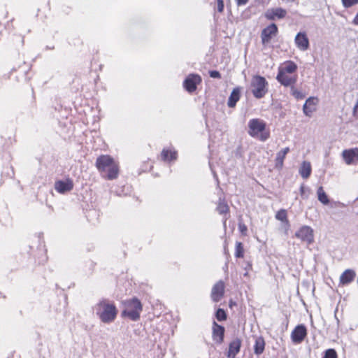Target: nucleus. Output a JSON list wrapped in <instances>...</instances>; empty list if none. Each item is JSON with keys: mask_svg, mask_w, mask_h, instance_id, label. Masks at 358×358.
<instances>
[{"mask_svg": "<svg viewBox=\"0 0 358 358\" xmlns=\"http://www.w3.org/2000/svg\"><path fill=\"white\" fill-rule=\"evenodd\" d=\"M95 165L101 176L108 180L115 179L118 176V165L110 155L99 156L96 159Z\"/></svg>", "mask_w": 358, "mask_h": 358, "instance_id": "f257e3e1", "label": "nucleus"}, {"mask_svg": "<svg viewBox=\"0 0 358 358\" xmlns=\"http://www.w3.org/2000/svg\"><path fill=\"white\" fill-rule=\"evenodd\" d=\"M94 310L99 320L106 324L113 322L117 315L115 303L106 299L99 301L94 306Z\"/></svg>", "mask_w": 358, "mask_h": 358, "instance_id": "f03ea898", "label": "nucleus"}, {"mask_svg": "<svg viewBox=\"0 0 358 358\" xmlns=\"http://www.w3.org/2000/svg\"><path fill=\"white\" fill-rule=\"evenodd\" d=\"M248 134L259 141H266L270 137L269 131L266 130V122L259 118H253L248 122Z\"/></svg>", "mask_w": 358, "mask_h": 358, "instance_id": "7ed1b4c3", "label": "nucleus"}, {"mask_svg": "<svg viewBox=\"0 0 358 358\" xmlns=\"http://www.w3.org/2000/svg\"><path fill=\"white\" fill-rule=\"evenodd\" d=\"M124 310L122 312V317H127L132 321H137L140 318V314L143 307L140 301L136 298L123 301Z\"/></svg>", "mask_w": 358, "mask_h": 358, "instance_id": "20e7f679", "label": "nucleus"}, {"mask_svg": "<svg viewBox=\"0 0 358 358\" xmlns=\"http://www.w3.org/2000/svg\"><path fill=\"white\" fill-rule=\"evenodd\" d=\"M268 82L260 76H255L251 81V90L254 96L261 99L265 96L268 91Z\"/></svg>", "mask_w": 358, "mask_h": 358, "instance_id": "39448f33", "label": "nucleus"}, {"mask_svg": "<svg viewBox=\"0 0 358 358\" xmlns=\"http://www.w3.org/2000/svg\"><path fill=\"white\" fill-rule=\"evenodd\" d=\"M295 236L308 244L313 242V230L310 227L303 226L295 233Z\"/></svg>", "mask_w": 358, "mask_h": 358, "instance_id": "423d86ee", "label": "nucleus"}, {"mask_svg": "<svg viewBox=\"0 0 358 358\" xmlns=\"http://www.w3.org/2000/svg\"><path fill=\"white\" fill-rule=\"evenodd\" d=\"M294 43L300 51H306L310 48V41L306 31H299L294 38Z\"/></svg>", "mask_w": 358, "mask_h": 358, "instance_id": "0eeeda50", "label": "nucleus"}, {"mask_svg": "<svg viewBox=\"0 0 358 358\" xmlns=\"http://www.w3.org/2000/svg\"><path fill=\"white\" fill-rule=\"evenodd\" d=\"M201 82V78L198 74H189L184 80L183 86L189 92L196 90V86Z\"/></svg>", "mask_w": 358, "mask_h": 358, "instance_id": "6e6552de", "label": "nucleus"}, {"mask_svg": "<svg viewBox=\"0 0 358 358\" xmlns=\"http://www.w3.org/2000/svg\"><path fill=\"white\" fill-rule=\"evenodd\" d=\"M278 27L275 24H271L262 31L261 38L263 45H267L271 38L277 34Z\"/></svg>", "mask_w": 358, "mask_h": 358, "instance_id": "1a4fd4ad", "label": "nucleus"}, {"mask_svg": "<svg viewBox=\"0 0 358 358\" xmlns=\"http://www.w3.org/2000/svg\"><path fill=\"white\" fill-rule=\"evenodd\" d=\"M286 10L282 8H275L268 9L265 12V17L270 20H275V19H282L286 16Z\"/></svg>", "mask_w": 358, "mask_h": 358, "instance_id": "9d476101", "label": "nucleus"}, {"mask_svg": "<svg viewBox=\"0 0 358 358\" xmlns=\"http://www.w3.org/2000/svg\"><path fill=\"white\" fill-rule=\"evenodd\" d=\"M224 284L222 280L218 281L212 288L211 299L214 302H218L224 296Z\"/></svg>", "mask_w": 358, "mask_h": 358, "instance_id": "9b49d317", "label": "nucleus"}, {"mask_svg": "<svg viewBox=\"0 0 358 358\" xmlns=\"http://www.w3.org/2000/svg\"><path fill=\"white\" fill-rule=\"evenodd\" d=\"M342 156L347 164L356 163L358 162V148L345 150L342 152Z\"/></svg>", "mask_w": 358, "mask_h": 358, "instance_id": "f8f14e48", "label": "nucleus"}, {"mask_svg": "<svg viewBox=\"0 0 358 358\" xmlns=\"http://www.w3.org/2000/svg\"><path fill=\"white\" fill-rule=\"evenodd\" d=\"M306 329L303 325H298L292 332V340L295 343H301L306 336Z\"/></svg>", "mask_w": 358, "mask_h": 358, "instance_id": "ddd939ff", "label": "nucleus"}, {"mask_svg": "<svg viewBox=\"0 0 358 358\" xmlns=\"http://www.w3.org/2000/svg\"><path fill=\"white\" fill-rule=\"evenodd\" d=\"M276 79L284 86H289L296 82V76H288V73L278 71Z\"/></svg>", "mask_w": 358, "mask_h": 358, "instance_id": "4468645a", "label": "nucleus"}, {"mask_svg": "<svg viewBox=\"0 0 358 358\" xmlns=\"http://www.w3.org/2000/svg\"><path fill=\"white\" fill-rule=\"evenodd\" d=\"M317 103V99L314 97H310L308 98L303 107V110L304 114L306 116H311L312 113L316 109V105Z\"/></svg>", "mask_w": 358, "mask_h": 358, "instance_id": "2eb2a0df", "label": "nucleus"}, {"mask_svg": "<svg viewBox=\"0 0 358 358\" xmlns=\"http://www.w3.org/2000/svg\"><path fill=\"white\" fill-rule=\"evenodd\" d=\"M73 182L67 180L66 181L59 180L57 181L55 184V189L61 194L66 193L67 192L71 191L73 189Z\"/></svg>", "mask_w": 358, "mask_h": 358, "instance_id": "dca6fc26", "label": "nucleus"}, {"mask_svg": "<svg viewBox=\"0 0 358 358\" xmlns=\"http://www.w3.org/2000/svg\"><path fill=\"white\" fill-rule=\"evenodd\" d=\"M224 333V328L214 322L213 327V340L217 343H221L223 341Z\"/></svg>", "mask_w": 358, "mask_h": 358, "instance_id": "f3484780", "label": "nucleus"}, {"mask_svg": "<svg viewBox=\"0 0 358 358\" xmlns=\"http://www.w3.org/2000/svg\"><path fill=\"white\" fill-rule=\"evenodd\" d=\"M356 277V273L352 269H346L340 276V283L343 285L352 282Z\"/></svg>", "mask_w": 358, "mask_h": 358, "instance_id": "a211bd4d", "label": "nucleus"}, {"mask_svg": "<svg viewBox=\"0 0 358 358\" xmlns=\"http://www.w3.org/2000/svg\"><path fill=\"white\" fill-rule=\"evenodd\" d=\"M241 345V341L239 338H235L229 344L228 357L234 358L239 352Z\"/></svg>", "mask_w": 358, "mask_h": 358, "instance_id": "6ab92c4d", "label": "nucleus"}, {"mask_svg": "<svg viewBox=\"0 0 358 358\" xmlns=\"http://www.w3.org/2000/svg\"><path fill=\"white\" fill-rule=\"evenodd\" d=\"M296 69L297 66L294 62L287 61L279 67L278 71L291 74L294 73Z\"/></svg>", "mask_w": 358, "mask_h": 358, "instance_id": "aec40b11", "label": "nucleus"}, {"mask_svg": "<svg viewBox=\"0 0 358 358\" xmlns=\"http://www.w3.org/2000/svg\"><path fill=\"white\" fill-rule=\"evenodd\" d=\"M311 171L312 168L310 163L309 162L304 161L301 164L299 172L303 178L307 179L310 176Z\"/></svg>", "mask_w": 358, "mask_h": 358, "instance_id": "412c9836", "label": "nucleus"}, {"mask_svg": "<svg viewBox=\"0 0 358 358\" xmlns=\"http://www.w3.org/2000/svg\"><path fill=\"white\" fill-rule=\"evenodd\" d=\"M289 152V148H285L280 151H279L276 155L275 162L276 166L278 168H282L283 166V161L285 158L286 155Z\"/></svg>", "mask_w": 358, "mask_h": 358, "instance_id": "4be33fe9", "label": "nucleus"}, {"mask_svg": "<svg viewBox=\"0 0 358 358\" xmlns=\"http://www.w3.org/2000/svg\"><path fill=\"white\" fill-rule=\"evenodd\" d=\"M161 156L164 161L175 160L177 158V152L175 150L164 149Z\"/></svg>", "mask_w": 358, "mask_h": 358, "instance_id": "5701e85b", "label": "nucleus"}, {"mask_svg": "<svg viewBox=\"0 0 358 358\" xmlns=\"http://www.w3.org/2000/svg\"><path fill=\"white\" fill-rule=\"evenodd\" d=\"M265 342L262 337H258L255 340L254 351L256 355L262 354L264 350Z\"/></svg>", "mask_w": 358, "mask_h": 358, "instance_id": "b1692460", "label": "nucleus"}, {"mask_svg": "<svg viewBox=\"0 0 358 358\" xmlns=\"http://www.w3.org/2000/svg\"><path fill=\"white\" fill-rule=\"evenodd\" d=\"M240 98V92L238 89H234L228 100V106L230 108H233L235 106L236 102L239 100Z\"/></svg>", "mask_w": 358, "mask_h": 358, "instance_id": "393cba45", "label": "nucleus"}, {"mask_svg": "<svg viewBox=\"0 0 358 358\" xmlns=\"http://www.w3.org/2000/svg\"><path fill=\"white\" fill-rule=\"evenodd\" d=\"M318 200L324 205H327L329 202L328 196L325 193L322 187H319L317 191Z\"/></svg>", "mask_w": 358, "mask_h": 358, "instance_id": "a878e982", "label": "nucleus"}, {"mask_svg": "<svg viewBox=\"0 0 358 358\" xmlns=\"http://www.w3.org/2000/svg\"><path fill=\"white\" fill-rule=\"evenodd\" d=\"M244 255V249L243 244L241 242H237L236 243V252L235 256L237 258H242Z\"/></svg>", "mask_w": 358, "mask_h": 358, "instance_id": "bb28decb", "label": "nucleus"}, {"mask_svg": "<svg viewBox=\"0 0 358 358\" xmlns=\"http://www.w3.org/2000/svg\"><path fill=\"white\" fill-rule=\"evenodd\" d=\"M217 210L220 214L227 213L229 210V206L224 201H220L217 207Z\"/></svg>", "mask_w": 358, "mask_h": 358, "instance_id": "cd10ccee", "label": "nucleus"}, {"mask_svg": "<svg viewBox=\"0 0 358 358\" xmlns=\"http://www.w3.org/2000/svg\"><path fill=\"white\" fill-rule=\"evenodd\" d=\"M275 217L277 220H280L282 222H287V212L284 209H281L277 212L275 215Z\"/></svg>", "mask_w": 358, "mask_h": 358, "instance_id": "c85d7f7f", "label": "nucleus"}, {"mask_svg": "<svg viewBox=\"0 0 358 358\" xmlns=\"http://www.w3.org/2000/svg\"><path fill=\"white\" fill-rule=\"evenodd\" d=\"M291 92L292 94L296 99H302L304 98L305 95L299 90L296 89L294 87H291Z\"/></svg>", "mask_w": 358, "mask_h": 358, "instance_id": "c756f323", "label": "nucleus"}, {"mask_svg": "<svg viewBox=\"0 0 358 358\" xmlns=\"http://www.w3.org/2000/svg\"><path fill=\"white\" fill-rule=\"evenodd\" d=\"M215 317L217 319V320H219V321H223V320H225L227 319L226 313L222 308H219L217 310L216 314H215Z\"/></svg>", "mask_w": 358, "mask_h": 358, "instance_id": "7c9ffc66", "label": "nucleus"}, {"mask_svg": "<svg viewBox=\"0 0 358 358\" xmlns=\"http://www.w3.org/2000/svg\"><path fill=\"white\" fill-rule=\"evenodd\" d=\"M323 358H337V354L334 349H329L325 352Z\"/></svg>", "mask_w": 358, "mask_h": 358, "instance_id": "2f4dec72", "label": "nucleus"}, {"mask_svg": "<svg viewBox=\"0 0 358 358\" xmlns=\"http://www.w3.org/2000/svg\"><path fill=\"white\" fill-rule=\"evenodd\" d=\"M343 5L345 8H349L358 3V0H342Z\"/></svg>", "mask_w": 358, "mask_h": 358, "instance_id": "473e14b6", "label": "nucleus"}, {"mask_svg": "<svg viewBox=\"0 0 358 358\" xmlns=\"http://www.w3.org/2000/svg\"><path fill=\"white\" fill-rule=\"evenodd\" d=\"M217 11L222 13L224 10L223 0H217Z\"/></svg>", "mask_w": 358, "mask_h": 358, "instance_id": "72a5a7b5", "label": "nucleus"}, {"mask_svg": "<svg viewBox=\"0 0 358 358\" xmlns=\"http://www.w3.org/2000/svg\"><path fill=\"white\" fill-rule=\"evenodd\" d=\"M210 76L213 78H220L221 75L220 73L217 71H211L209 72Z\"/></svg>", "mask_w": 358, "mask_h": 358, "instance_id": "f704fd0d", "label": "nucleus"}, {"mask_svg": "<svg viewBox=\"0 0 358 358\" xmlns=\"http://www.w3.org/2000/svg\"><path fill=\"white\" fill-rule=\"evenodd\" d=\"M239 229L242 234H244L247 231V227L244 224H239Z\"/></svg>", "mask_w": 358, "mask_h": 358, "instance_id": "c9c22d12", "label": "nucleus"}, {"mask_svg": "<svg viewBox=\"0 0 358 358\" xmlns=\"http://www.w3.org/2000/svg\"><path fill=\"white\" fill-rule=\"evenodd\" d=\"M353 114L358 117V99L353 109Z\"/></svg>", "mask_w": 358, "mask_h": 358, "instance_id": "e433bc0d", "label": "nucleus"}, {"mask_svg": "<svg viewBox=\"0 0 358 358\" xmlns=\"http://www.w3.org/2000/svg\"><path fill=\"white\" fill-rule=\"evenodd\" d=\"M236 3L238 6H243V5H245L248 0H236Z\"/></svg>", "mask_w": 358, "mask_h": 358, "instance_id": "4c0bfd02", "label": "nucleus"}, {"mask_svg": "<svg viewBox=\"0 0 358 358\" xmlns=\"http://www.w3.org/2000/svg\"><path fill=\"white\" fill-rule=\"evenodd\" d=\"M306 188L303 185H302L300 188L301 194L303 196L305 194Z\"/></svg>", "mask_w": 358, "mask_h": 358, "instance_id": "58836bf2", "label": "nucleus"}, {"mask_svg": "<svg viewBox=\"0 0 358 358\" xmlns=\"http://www.w3.org/2000/svg\"><path fill=\"white\" fill-rule=\"evenodd\" d=\"M283 1H286V2H293L295 0H282Z\"/></svg>", "mask_w": 358, "mask_h": 358, "instance_id": "ea45409f", "label": "nucleus"}, {"mask_svg": "<svg viewBox=\"0 0 358 358\" xmlns=\"http://www.w3.org/2000/svg\"><path fill=\"white\" fill-rule=\"evenodd\" d=\"M357 284H358V278H357Z\"/></svg>", "mask_w": 358, "mask_h": 358, "instance_id": "a19ab883", "label": "nucleus"}]
</instances>
